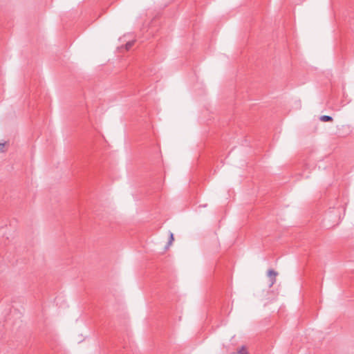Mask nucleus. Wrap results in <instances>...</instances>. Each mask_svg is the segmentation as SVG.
Listing matches in <instances>:
<instances>
[{
    "label": "nucleus",
    "instance_id": "nucleus-1",
    "mask_svg": "<svg viewBox=\"0 0 354 354\" xmlns=\"http://www.w3.org/2000/svg\"><path fill=\"white\" fill-rule=\"evenodd\" d=\"M278 275V272L272 269H270L268 271V276L270 277V283L269 287H272L276 282V277Z\"/></svg>",
    "mask_w": 354,
    "mask_h": 354
},
{
    "label": "nucleus",
    "instance_id": "nucleus-2",
    "mask_svg": "<svg viewBox=\"0 0 354 354\" xmlns=\"http://www.w3.org/2000/svg\"><path fill=\"white\" fill-rule=\"evenodd\" d=\"M319 120L322 122H332L333 120V118L329 115H322L320 116Z\"/></svg>",
    "mask_w": 354,
    "mask_h": 354
},
{
    "label": "nucleus",
    "instance_id": "nucleus-3",
    "mask_svg": "<svg viewBox=\"0 0 354 354\" xmlns=\"http://www.w3.org/2000/svg\"><path fill=\"white\" fill-rule=\"evenodd\" d=\"M174 241V234L170 232L169 241H168L167 245H166V248H168L172 244Z\"/></svg>",
    "mask_w": 354,
    "mask_h": 354
},
{
    "label": "nucleus",
    "instance_id": "nucleus-4",
    "mask_svg": "<svg viewBox=\"0 0 354 354\" xmlns=\"http://www.w3.org/2000/svg\"><path fill=\"white\" fill-rule=\"evenodd\" d=\"M234 354H248V351L245 346H242L237 351V353Z\"/></svg>",
    "mask_w": 354,
    "mask_h": 354
},
{
    "label": "nucleus",
    "instance_id": "nucleus-5",
    "mask_svg": "<svg viewBox=\"0 0 354 354\" xmlns=\"http://www.w3.org/2000/svg\"><path fill=\"white\" fill-rule=\"evenodd\" d=\"M133 41H129L125 44V48L127 50H129L133 46Z\"/></svg>",
    "mask_w": 354,
    "mask_h": 354
},
{
    "label": "nucleus",
    "instance_id": "nucleus-6",
    "mask_svg": "<svg viewBox=\"0 0 354 354\" xmlns=\"http://www.w3.org/2000/svg\"><path fill=\"white\" fill-rule=\"evenodd\" d=\"M4 147H5V143H1L0 142V152H3V151Z\"/></svg>",
    "mask_w": 354,
    "mask_h": 354
}]
</instances>
